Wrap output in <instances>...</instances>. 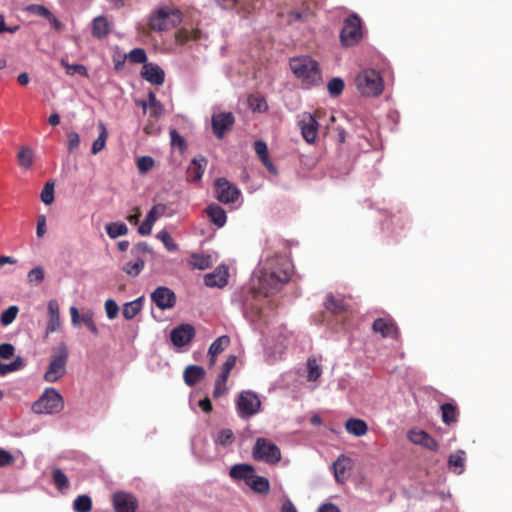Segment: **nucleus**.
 <instances>
[{
    "label": "nucleus",
    "instance_id": "obj_42",
    "mask_svg": "<svg viewBox=\"0 0 512 512\" xmlns=\"http://www.w3.org/2000/svg\"><path fill=\"white\" fill-rule=\"evenodd\" d=\"M92 508V500L90 496L79 495L73 502V509L76 512H90Z\"/></svg>",
    "mask_w": 512,
    "mask_h": 512
},
{
    "label": "nucleus",
    "instance_id": "obj_2",
    "mask_svg": "<svg viewBox=\"0 0 512 512\" xmlns=\"http://www.w3.org/2000/svg\"><path fill=\"white\" fill-rule=\"evenodd\" d=\"M290 69L296 78L301 80L302 87L310 89L322 81L321 71L317 61L310 56H298L290 59Z\"/></svg>",
    "mask_w": 512,
    "mask_h": 512
},
{
    "label": "nucleus",
    "instance_id": "obj_53",
    "mask_svg": "<svg viewBox=\"0 0 512 512\" xmlns=\"http://www.w3.org/2000/svg\"><path fill=\"white\" fill-rule=\"evenodd\" d=\"M155 164L151 156H141L137 159V168L141 174L148 172Z\"/></svg>",
    "mask_w": 512,
    "mask_h": 512
},
{
    "label": "nucleus",
    "instance_id": "obj_39",
    "mask_svg": "<svg viewBox=\"0 0 512 512\" xmlns=\"http://www.w3.org/2000/svg\"><path fill=\"white\" fill-rule=\"evenodd\" d=\"M189 264L193 268L205 270L211 266V256L194 253L190 257Z\"/></svg>",
    "mask_w": 512,
    "mask_h": 512
},
{
    "label": "nucleus",
    "instance_id": "obj_63",
    "mask_svg": "<svg viewBox=\"0 0 512 512\" xmlns=\"http://www.w3.org/2000/svg\"><path fill=\"white\" fill-rule=\"evenodd\" d=\"M237 357L235 355H229L226 361L222 365L221 373L229 375L231 370L234 368L236 364Z\"/></svg>",
    "mask_w": 512,
    "mask_h": 512
},
{
    "label": "nucleus",
    "instance_id": "obj_5",
    "mask_svg": "<svg viewBox=\"0 0 512 512\" xmlns=\"http://www.w3.org/2000/svg\"><path fill=\"white\" fill-rule=\"evenodd\" d=\"M64 407L61 394L52 387L44 390L42 395L32 404V411L36 414H56Z\"/></svg>",
    "mask_w": 512,
    "mask_h": 512
},
{
    "label": "nucleus",
    "instance_id": "obj_32",
    "mask_svg": "<svg viewBox=\"0 0 512 512\" xmlns=\"http://www.w3.org/2000/svg\"><path fill=\"white\" fill-rule=\"evenodd\" d=\"M145 266L144 258H134L133 261H127L122 265V270L131 277L138 276Z\"/></svg>",
    "mask_w": 512,
    "mask_h": 512
},
{
    "label": "nucleus",
    "instance_id": "obj_8",
    "mask_svg": "<svg viewBox=\"0 0 512 512\" xmlns=\"http://www.w3.org/2000/svg\"><path fill=\"white\" fill-rule=\"evenodd\" d=\"M235 405L237 415L241 419H249L260 412L261 400L254 391L244 390L238 394Z\"/></svg>",
    "mask_w": 512,
    "mask_h": 512
},
{
    "label": "nucleus",
    "instance_id": "obj_62",
    "mask_svg": "<svg viewBox=\"0 0 512 512\" xmlns=\"http://www.w3.org/2000/svg\"><path fill=\"white\" fill-rule=\"evenodd\" d=\"M14 462V456L7 450L0 448V467H5Z\"/></svg>",
    "mask_w": 512,
    "mask_h": 512
},
{
    "label": "nucleus",
    "instance_id": "obj_47",
    "mask_svg": "<svg viewBox=\"0 0 512 512\" xmlns=\"http://www.w3.org/2000/svg\"><path fill=\"white\" fill-rule=\"evenodd\" d=\"M19 308L16 305L9 306L0 316V322L3 326H8L16 319Z\"/></svg>",
    "mask_w": 512,
    "mask_h": 512
},
{
    "label": "nucleus",
    "instance_id": "obj_7",
    "mask_svg": "<svg viewBox=\"0 0 512 512\" xmlns=\"http://www.w3.org/2000/svg\"><path fill=\"white\" fill-rule=\"evenodd\" d=\"M362 37V21L356 13H353L344 20L340 31V42L344 47H351L358 44Z\"/></svg>",
    "mask_w": 512,
    "mask_h": 512
},
{
    "label": "nucleus",
    "instance_id": "obj_30",
    "mask_svg": "<svg viewBox=\"0 0 512 512\" xmlns=\"http://www.w3.org/2000/svg\"><path fill=\"white\" fill-rule=\"evenodd\" d=\"M207 160L204 157L194 158L188 168V175L192 181H199L205 170Z\"/></svg>",
    "mask_w": 512,
    "mask_h": 512
},
{
    "label": "nucleus",
    "instance_id": "obj_13",
    "mask_svg": "<svg viewBox=\"0 0 512 512\" xmlns=\"http://www.w3.org/2000/svg\"><path fill=\"white\" fill-rule=\"evenodd\" d=\"M235 122L234 115L231 112H221L214 114L211 119V125L214 135L222 139L227 130H230Z\"/></svg>",
    "mask_w": 512,
    "mask_h": 512
},
{
    "label": "nucleus",
    "instance_id": "obj_15",
    "mask_svg": "<svg viewBox=\"0 0 512 512\" xmlns=\"http://www.w3.org/2000/svg\"><path fill=\"white\" fill-rule=\"evenodd\" d=\"M113 506L116 512H135L138 506L137 498L124 491L115 492L112 496Z\"/></svg>",
    "mask_w": 512,
    "mask_h": 512
},
{
    "label": "nucleus",
    "instance_id": "obj_59",
    "mask_svg": "<svg viewBox=\"0 0 512 512\" xmlns=\"http://www.w3.org/2000/svg\"><path fill=\"white\" fill-rule=\"evenodd\" d=\"M28 11L33 14H36V15H39V16H42V17H45L48 19H50L52 17V13L46 7H44L42 5H38V4L30 5L28 7Z\"/></svg>",
    "mask_w": 512,
    "mask_h": 512
},
{
    "label": "nucleus",
    "instance_id": "obj_1",
    "mask_svg": "<svg viewBox=\"0 0 512 512\" xmlns=\"http://www.w3.org/2000/svg\"><path fill=\"white\" fill-rule=\"evenodd\" d=\"M292 269V263L283 256L267 254L261 258L251 279L254 296L266 298L280 291L290 280Z\"/></svg>",
    "mask_w": 512,
    "mask_h": 512
},
{
    "label": "nucleus",
    "instance_id": "obj_34",
    "mask_svg": "<svg viewBox=\"0 0 512 512\" xmlns=\"http://www.w3.org/2000/svg\"><path fill=\"white\" fill-rule=\"evenodd\" d=\"M143 297H139L133 301L127 302L123 307V316L127 320L133 319L142 309Z\"/></svg>",
    "mask_w": 512,
    "mask_h": 512
},
{
    "label": "nucleus",
    "instance_id": "obj_4",
    "mask_svg": "<svg viewBox=\"0 0 512 512\" xmlns=\"http://www.w3.org/2000/svg\"><path fill=\"white\" fill-rule=\"evenodd\" d=\"M358 91L368 97H376L383 91L384 84L380 73L374 69L362 70L355 79Z\"/></svg>",
    "mask_w": 512,
    "mask_h": 512
},
{
    "label": "nucleus",
    "instance_id": "obj_11",
    "mask_svg": "<svg viewBox=\"0 0 512 512\" xmlns=\"http://www.w3.org/2000/svg\"><path fill=\"white\" fill-rule=\"evenodd\" d=\"M195 336V329L191 324L183 323L172 329L170 340L172 344L181 348L189 344Z\"/></svg>",
    "mask_w": 512,
    "mask_h": 512
},
{
    "label": "nucleus",
    "instance_id": "obj_52",
    "mask_svg": "<svg viewBox=\"0 0 512 512\" xmlns=\"http://www.w3.org/2000/svg\"><path fill=\"white\" fill-rule=\"evenodd\" d=\"M27 280L29 283L38 285L44 280V270L42 267L37 266L28 272Z\"/></svg>",
    "mask_w": 512,
    "mask_h": 512
},
{
    "label": "nucleus",
    "instance_id": "obj_9",
    "mask_svg": "<svg viewBox=\"0 0 512 512\" xmlns=\"http://www.w3.org/2000/svg\"><path fill=\"white\" fill-rule=\"evenodd\" d=\"M217 199L224 204L235 203L240 195V190L226 178H217L214 183Z\"/></svg>",
    "mask_w": 512,
    "mask_h": 512
},
{
    "label": "nucleus",
    "instance_id": "obj_27",
    "mask_svg": "<svg viewBox=\"0 0 512 512\" xmlns=\"http://www.w3.org/2000/svg\"><path fill=\"white\" fill-rule=\"evenodd\" d=\"M229 343L230 338L227 335H222L212 342L208 350L210 365L215 364L216 356L223 352Z\"/></svg>",
    "mask_w": 512,
    "mask_h": 512
},
{
    "label": "nucleus",
    "instance_id": "obj_57",
    "mask_svg": "<svg viewBox=\"0 0 512 512\" xmlns=\"http://www.w3.org/2000/svg\"><path fill=\"white\" fill-rule=\"evenodd\" d=\"M81 321L86 325L91 333L94 335L99 333L98 328L93 321V314L91 312L83 313L81 316Z\"/></svg>",
    "mask_w": 512,
    "mask_h": 512
},
{
    "label": "nucleus",
    "instance_id": "obj_22",
    "mask_svg": "<svg viewBox=\"0 0 512 512\" xmlns=\"http://www.w3.org/2000/svg\"><path fill=\"white\" fill-rule=\"evenodd\" d=\"M207 216L211 223L216 225L218 228L223 227L227 221V215L225 210L218 204L212 203L206 208Z\"/></svg>",
    "mask_w": 512,
    "mask_h": 512
},
{
    "label": "nucleus",
    "instance_id": "obj_44",
    "mask_svg": "<svg viewBox=\"0 0 512 512\" xmlns=\"http://www.w3.org/2000/svg\"><path fill=\"white\" fill-rule=\"evenodd\" d=\"M157 238L163 243L165 248L169 252H174L178 250V245L173 240L172 236L166 230H161L157 233Z\"/></svg>",
    "mask_w": 512,
    "mask_h": 512
},
{
    "label": "nucleus",
    "instance_id": "obj_3",
    "mask_svg": "<svg viewBox=\"0 0 512 512\" xmlns=\"http://www.w3.org/2000/svg\"><path fill=\"white\" fill-rule=\"evenodd\" d=\"M68 357L69 351L64 342H60L52 349V355L43 377L46 382H57L65 375Z\"/></svg>",
    "mask_w": 512,
    "mask_h": 512
},
{
    "label": "nucleus",
    "instance_id": "obj_45",
    "mask_svg": "<svg viewBox=\"0 0 512 512\" xmlns=\"http://www.w3.org/2000/svg\"><path fill=\"white\" fill-rule=\"evenodd\" d=\"M153 249L147 242H139L135 244L130 250V254L133 258H144L145 254H151Z\"/></svg>",
    "mask_w": 512,
    "mask_h": 512
},
{
    "label": "nucleus",
    "instance_id": "obj_37",
    "mask_svg": "<svg viewBox=\"0 0 512 512\" xmlns=\"http://www.w3.org/2000/svg\"><path fill=\"white\" fill-rule=\"evenodd\" d=\"M442 421L446 425H450L457 420L458 412L455 405L451 403H444L441 405Z\"/></svg>",
    "mask_w": 512,
    "mask_h": 512
},
{
    "label": "nucleus",
    "instance_id": "obj_28",
    "mask_svg": "<svg viewBox=\"0 0 512 512\" xmlns=\"http://www.w3.org/2000/svg\"><path fill=\"white\" fill-rule=\"evenodd\" d=\"M346 431L356 437L365 435L368 431L367 423L358 418H349L345 423Z\"/></svg>",
    "mask_w": 512,
    "mask_h": 512
},
{
    "label": "nucleus",
    "instance_id": "obj_54",
    "mask_svg": "<svg viewBox=\"0 0 512 512\" xmlns=\"http://www.w3.org/2000/svg\"><path fill=\"white\" fill-rule=\"evenodd\" d=\"M308 373L307 380L308 381H316L321 376V369L317 364L316 360L309 359L307 362Z\"/></svg>",
    "mask_w": 512,
    "mask_h": 512
},
{
    "label": "nucleus",
    "instance_id": "obj_41",
    "mask_svg": "<svg viewBox=\"0 0 512 512\" xmlns=\"http://www.w3.org/2000/svg\"><path fill=\"white\" fill-rule=\"evenodd\" d=\"M25 366V362L21 356H17L12 362L4 364L0 362V376H4L10 372L18 371Z\"/></svg>",
    "mask_w": 512,
    "mask_h": 512
},
{
    "label": "nucleus",
    "instance_id": "obj_36",
    "mask_svg": "<svg viewBox=\"0 0 512 512\" xmlns=\"http://www.w3.org/2000/svg\"><path fill=\"white\" fill-rule=\"evenodd\" d=\"M52 479L54 485L61 492L67 490L70 486L69 480L65 473L58 467L53 468L52 470Z\"/></svg>",
    "mask_w": 512,
    "mask_h": 512
},
{
    "label": "nucleus",
    "instance_id": "obj_55",
    "mask_svg": "<svg viewBox=\"0 0 512 512\" xmlns=\"http://www.w3.org/2000/svg\"><path fill=\"white\" fill-rule=\"evenodd\" d=\"M166 210V206L164 204L154 205L147 213L146 220L151 223H155L158 219V214L162 215Z\"/></svg>",
    "mask_w": 512,
    "mask_h": 512
},
{
    "label": "nucleus",
    "instance_id": "obj_60",
    "mask_svg": "<svg viewBox=\"0 0 512 512\" xmlns=\"http://www.w3.org/2000/svg\"><path fill=\"white\" fill-rule=\"evenodd\" d=\"M254 149L260 160L269 156L267 144L262 140L255 141Z\"/></svg>",
    "mask_w": 512,
    "mask_h": 512
},
{
    "label": "nucleus",
    "instance_id": "obj_56",
    "mask_svg": "<svg viewBox=\"0 0 512 512\" xmlns=\"http://www.w3.org/2000/svg\"><path fill=\"white\" fill-rule=\"evenodd\" d=\"M67 149L71 153L76 150L80 145V136L75 131H70L67 133Z\"/></svg>",
    "mask_w": 512,
    "mask_h": 512
},
{
    "label": "nucleus",
    "instance_id": "obj_19",
    "mask_svg": "<svg viewBox=\"0 0 512 512\" xmlns=\"http://www.w3.org/2000/svg\"><path fill=\"white\" fill-rule=\"evenodd\" d=\"M171 14H174L173 11H169L166 8H158L154 11L149 17V27L154 31H164L167 29V19Z\"/></svg>",
    "mask_w": 512,
    "mask_h": 512
},
{
    "label": "nucleus",
    "instance_id": "obj_20",
    "mask_svg": "<svg viewBox=\"0 0 512 512\" xmlns=\"http://www.w3.org/2000/svg\"><path fill=\"white\" fill-rule=\"evenodd\" d=\"M254 473L255 468L253 465L239 463L231 466L229 476L235 481H244L247 484Z\"/></svg>",
    "mask_w": 512,
    "mask_h": 512
},
{
    "label": "nucleus",
    "instance_id": "obj_49",
    "mask_svg": "<svg viewBox=\"0 0 512 512\" xmlns=\"http://www.w3.org/2000/svg\"><path fill=\"white\" fill-rule=\"evenodd\" d=\"M229 375L220 373L215 381L213 396L214 398H220L226 392V383Z\"/></svg>",
    "mask_w": 512,
    "mask_h": 512
},
{
    "label": "nucleus",
    "instance_id": "obj_24",
    "mask_svg": "<svg viewBox=\"0 0 512 512\" xmlns=\"http://www.w3.org/2000/svg\"><path fill=\"white\" fill-rule=\"evenodd\" d=\"M373 330L380 333L382 337H397V327L395 324L384 318H378L373 322Z\"/></svg>",
    "mask_w": 512,
    "mask_h": 512
},
{
    "label": "nucleus",
    "instance_id": "obj_48",
    "mask_svg": "<svg viewBox=\"0 0 512 512\" xmlns=\"http://www.w3.org/2000/svg\"><path fill=\"white\" fill-rule=\"evenodd\" d=\"M127 55L131 63L145 64L147 62V54L143 48H134Z\"/></svg>",
    "mask_w": 512,
    "mask_h": 512
},
{
    "label": "nucleus",
    "instance_id": "obj_10",
    "mask_svg": "<svg viewBox=\"0 0 512 512\" xmlns=\"http://www.w3.org/2000/svg\"><path fill=\"white\" fill-rule=\"evenodd\" d=\"M298 125L304 140L311 144L314 143L318 134L319 124L311 113L305 112L299 116Z\"/></svg>",
    "mask_w": 512,
    "mask_h": 512
},
{
    "label": "nucleus",
    "instance_id": "obj_33",
    "mask_svg": "<svg viewBox=\"0 0 512 512\" xmlns=\"http://www.w3.org/2000/svg\"><path fill=\"white\" fill-rule=\"evenodd\" d=\"M98 129H99V135H98L97 139H95L92 144V148H91L92 154H97L105 148L106 140L108 137V132H107L106 126L103 122H99Z\"/></svg>",
    "mask_w": 512,
    "mask_h": 512
},
{
    "label": "nucleus",
    "instance_id": "obj_12",
    "mask_svg": "<svg viewBox=\"0 0 512 512\" xmlns=\"http://www.w3.org/2000/svg\"><path fill=\"white\" fill-rule=\"evenodd\" d=\"M407 438L411 443L420 445L430 451L437 452L439 449L438 442L429 433L422 429H410L407 432Z\"/></svg>",
    "mask_w": 512,
    "mask_h": 512
},
{
    "label": "nucleus",
    "instance_id": "obj_17",
    "mask_svg": "<svg viewBox=\"0 0 512 512\" xmlns=\"http://www.w3.org/2000/svg\"><path fill=\"white\" fill-rule=\"evenodd\" d=\"M228 269L225 266L217 267L213 272L204 277V283L207 287L223 288L228 283Z\"/></svg>",
    "mask_w": 512,
    "mask_h": 512
},
{
    "label": "nucleus",
    "instance_id": "obj_25",
    "mask_svg": "<svg viewBox=\"0 0 512 512\" xmlns=\"http://www.w3.org/2000/svg\"><path fill=\"white\" fill-rule=\"evenodd\" d=\"M205 376V370L203 367L198 365H189L186 367L183 378L189 387L194 386Z\"/></svg>",
    "mask_w": 512,
    "mask_h": 512
},
{
    "label": "nucleus",
    "instance_id": "obj_21",
    "mask_svg": "<svg viewBox=\"0 0 512 512\" xmlns=\"http://www.w3.org/2000/svg\"><path fill=\"white\" fill-rule=\"evenodd\" d=\"M352 461L349 457L345 455H340L333 463L332 469L334 472V477L337 482H343L345 480V474L347 470L351 469Z\"/></svg>",
    "mask_w": 512,
    "mask_h": 512
},
{
    "label": "nucleus",
    "instance_id": "obj_6",
    "mask_svg": "<svg viewBox=\"0 0 512 512\" xmlns=\"http://www.w3.org/2000/svg\"><path fill=\"white\" fill-rule=\"evenodd\" d=\"M252 456L257 461L275 465L281 460V451L271 440L260 437L252 448Z\"/></svg>",
    "mask_w": 512,
    "mask_h": 512
},
{
    "label": "nucleus",
    "instance_id": "obj_64",
    "mask_svg": "<svg viewBox=\"0 0 512 512\" xmlns=\"http://www.w3.org/2000/svg\"><path fill=\"white\" fill-rule=\"evenodd\" d=\"M169 134H170L171 145L179 146L182 149L184 147L183 137L175 129H171Z\"/></svg>",
    "mask_w": 512,
    "mask_h": 512
},
{
    "label": "nucleus",
    "instance_id": "obj_31",
    "mask_svg": "<svg viewBox=\"0 0 512 512\" xmlns=\"http://www.w3.org/2000/svg\"><path fill=\"white\" fill-rule=\"evenodd\" d=\"M216 446L229 447L235 441L234 433L229 428H224L218 431L213 437Z\"/></svg>",
    "mask_w": 512,
    "mask_h": 512
},
{
    "label": "nucleus",
    "instance_id": "obj_38",
    "mask_svg": "<svg viewBox=\"0 0 512 512\" xmlns=\"http://www.w3.org/2000/svg\"><path fill=\"white\" fill-rule=\"evenodd\" d=\"M147 104L150 116L159 118L163 114L164 107L153 92L148 93Z\"/></svg>",
    "mask_w": 512,
    "mask_h": 512
},
{
    "label": "nucleus",
    "instance_id": "obj_18",
    "mask_svg": "<svg viewBox=\"0 0 512 512\" xmlns=\"http://www.w3.org/2000/svg\"><path fill=\"white\" fill-rule=\"evenodd\" d=\"M48 323L46 326V334L54 333L60 329V308L59 303L55 299H51L47 304Z\"/></svg>",
    "mask_w": 512,
    "mask_h": 512
},
{
    "label": "nucleus",
    "instance_id": "obj_61",
    "mask_svg": "<svg viewBox=\"0 0 512 512\" xmlns=\"http://www.w3.org/2000/svg\"><path fill=\"white\" fill-rule=\"evenodd\" d=\"M15 348L10 343L0 344V358L9 359L14 355Z\"/></svg>",
    "mask_w": 512,
    "mask_h": 512
},
{
    "label": "nucleus",
    "instance_id": "obj_26",
    "mask_svg": "<svg viewBox=\"0 0 512 512\" xmlns=\"http://www.w3.org/2000/svg\"><path fill=\"white\" fill-rule=\"evenodd\" d=\"M110 23L105 16H97L92 21V35L102 39L110 33Z\"/></svg>",
    "mask_w": 512,
    "mask_h": 512
},
{
    "label": "nucleus",
    "instance_id": "obj_43",
    "mask_svg": "<svg viewBox=\"0 0 512 512\" xmlns=\"http://www.w3.org/2000/svg\"><path fill=\"white\" fill-rule=\"evenodd\" d=\"M345 83L340 77H333L327 83V89L331 97H338L344 90Z\"/></svg>",
    "mask_w": 512,
    "mask_h": 512
},
{
    "label": "nucleus",
    "instance_id": "obj_40",
    "mask_svg": "<svg viewBox=\"0 0 512 512\" xmlns=\"http://www.w3.org/2000/svg\"><path fill=\"white\" fill-rule=\"evenodd\" d=\"M34 152L30 147H23L18 152L19 165L24 169H29L33 164Z\"/></svg>",
    "mask_w": 512,
    "mask_h": 512
},
{
    "label": "nucleus",
    "instance_id": "obj_51",
    "mask_svg": "<svg viewBox=\"0 0 512 512\" xmlns=\"http://www.w3.org/2000/svg\"><path fill=\"white\" fill-rule=\"evenodd\" d=\"M41 201L45 205H49L54 201V183L51 181L46 182L40 194Z\"/></svg>",
    "mask_w": 512,
    "mask_h": 512
},
{
    "label": "nucleus",
    "instance_id": "obj_16",
    "mask_svg": "<svg viewBox=\"0 0 512 512\" xmlns=\"http://www.w3.org/2000/svg\"><path fill=\"white\" fill-rule=\"evenodd\" d=\"M141 76L153 85H162L165 81L164 70L156 63H145L141 70Z\"/></svg>",
    "mask_w": 512,
    "mask_h": 512
},
{
    "label": "nucleus",
    "instance_id": "obj_46",
    "mask_svg": "<svg viewBox=\"0 0 512 512\" xmlns=\"http://www.w3.org/2000/svg\"><path fill=\"white\" fill-rule=\"evenodd\" d=\"M61 64L65 67L66 73L70 76L75 74H79L84 77L88 76L87 68L82 64H69L64 59L61 60Z\"/></svg>",
    "mask_w": 512,
    "mask_h": 512
},
{
    "label": "nucleus",
    "instance_id": "obj_58",
    "mask_svg": "<svg viewBox=\"0 0 512 512\" xmlns=\"http://www.w3.org/2000/svg\"><path fill=\"white\" fill-rule=\"evenodd\" d=\"M105 311L108 319H114L118 315L119 307L113 299H108L105 302Z\"/></svg>",
    "mask_w": 512,
    "mask_h": 512
},
{
    "label": "nucleus",
    "instance_id": "obj_35",
    "mask_svg": "<svg viewBox=\"0 0 512 512\" xmlns=\"http://www.w3.org/2000/svg\"><path fill=\"white\" fill-rule=\"evenodd\" d=\"M107 235L111 239H116L128 233V227L124 222H111L106 225Z\"/></svg>",
    "mask_w": 512,
    "mask_h": 512
},
{
    "label": "nucleus",
    "instance_id": "obj_14",
    "mask_svg": "<svg viewBox=\"0 0 512 512\" xmlns=\"http://www.w3.org/2000/svg\"><path fill=\"white\" fill-rule=\"evenodd\" d=\"M151 300L159 309L167 310L176 304V295L170 288L159 286L151 293Z\"/></svg>",
    "mask_w": 512,
    "mask_h": 512
},
{
    "label": "nucleus",
    "instance_id": "obj_50",
    "mask_svg": "<svg viewBox=\"0 0 512 512\" xmlns=\"http://www.w3.org/2000/svg\"><path fill=\"white\" fill-rule=\"evenodd\" d=\"M325 307L333 313H339L344 309V303L342 299L335 298L332 294H329L325 301Z\"/></svg>",
    "mask_w": 512,
    "mask_h": 512
},
{
    "label": "nucleus",
    "instance_id": "obj_29",
    "mask_svg": "<svg viewBox=\"0 0 512 512\" xmlns=\"http://www.w3.org/2000/svg\"><path fill=\"white\" fill-rule=\"evenodd\" d=\"M246 485L250 487L255 493L259 494H266L270 489L269 480L264 476L256 475V472L252 475Z\"/></svg>",
    "mask_w": 512,
    "mask_h": 512
},
{
    "label": "nucleus",
    "instance_id": "obj_23",
    "mask_svg": "<svg viewBox=\"0 0 512 512\" xmlns=\"http://www.w3.org/2000/svg\"><path fill=\"white\" fill-rule=\"evenodd\" d=\"M466 452L462 449L450 454L448 457V468L456 475H461L465 470Z\"/></svg>",
    "mask_w": 512,
    "mask_h": 512
}]
</instances>
